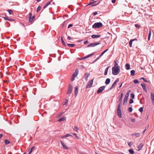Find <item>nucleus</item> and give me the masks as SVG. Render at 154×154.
<instances>
[{
    "label": "nucleus",
    "mask_w": 154,
    "mask_h": 154,
    "mask_svg": "<svg viewBox=\"0 0 154 154\" xmlns=\"http://www.w3.org/2000/svg\"><path fill=\"white\" fill-rule=\"evenodd\" d=\"M140 79H142L143 80L144 82H149V81H147V80L145 79L144 78V77H141L140 78Z\"/></svg>",
    "instance_id": "obj_41"
},
{
    "label": "nucleus",
    "mask_w": 154,
    "mask_h": 154,
    "mask_svg": "<svg viewBox=\"0 0 154 154\" xmlns=\"http://www.w3.org/2000/svg\"><path fill=\"white\" fill-rule=\"evenodd\" d=\"M35 15L33 16L32 17H31L29 18V22H31L35 19Z\"/></svg>",
    "instance_id": "obj_28"
},
{
    "label": "nucleus",
    "mask_w": 154,
    "mask_h": 154,
    "mask_svg": "<svg viewBox=\"0 0 154 154\" xmlns=\"http://www.w3.org/2000/svg\"><path fill=\"white\" fill-rule=\"evenodd\" d=\"M8 20H9V21H14V20L13 19L8 18Z\"/></svg>",
    "instance_id": "obj_62"
},
{
    "label": "nucleus",
    "mask_w": 154,
    "mask_h": 154,
    "mask_svg": "<svg viewBox=\"0 0 154 154\" xmlns=\"http://www.w3.org/2000/svg\"><path fill=\"white\" fill-rule=\"evenodd\" d=\"M101 36L100 35H99V34L97 35H91V37L93 38H99Z\"/></svg>",
    "instance_id": "obj_16"
},
{
    "label": "nucleus",
    "mask_w": 154,
    "mask_h": 154,
    "mask_svg": "<svg viewBox=\"0 0 154 154\" xmlns=\"http://www.w3.org/2000/svg\"><path fill=\"white\" fill-rule=\"evenodd\" d=\"M131 99H134V98L135 95L134 93H131Z\"/></svg>",
    "instance_id": "obj_46"
},
{
    "label": "nucleus",
    "mask_w": 154,
    "mask_h": 154,
    "mask_svg": "<svg viewBox=\"0 0 154 154\" xmlns=\"http://www.w3.org/2000/svg\"><path fill=\"white\" fill-rule=\"evenodd\" d=\"M100 57H99H99H97L93 62V63H94L95 62H96L98 60Z\"/></svg>",
    "instance_id": "obj_53"
},
{
    "label": "nucleus",
    "mask_w": 154,
    "mask_h": 154,
    "mask_svg": "<svg viewBox=\"0 0 154 154\" xmlns=\"http://www.w3.org/2000/svg\"><path fill=\"white\" fill-rule=\"evenodd\" d=\"M123 83L122 82L119 85V88H120L122 86V84Z\"/></svg>",
    "instance_id": "obj_59"
},
{
    "label": "nucleus",
    "mask_w": 154,
    "mask_h": 154,
    "mask_svg": "<svg viewBox=\"0 0 154 154\" xmlns=\"http://www.w3.org/2000/svg\"><path fill=\"white\" fill-rule=\"evenodd\" d=\"M66 118L65 117H62L59 119L58 120V121H63L64 120H65Z\"/></svg>",
    "instance_id": "obj_27"
},
{
    "label": "nucleus",
    "mask_w": 154,
    "mask_h": 154,
    "mask_svg": "<svg viewBox=\"0 0 154 154\" xmlns=\"http://www.w3.org/2000/svg\"><path fill=\"white\" fill-rule=\"evenodd\" d=\"M139 111L140 112H142L143 111V107H140L139 109Z\"/></svg>",
    "instance_id": "obj_49"
},
{
    "label": "nucleus",
    "mask_w": 154,
    "mask_h": 154,
    "mask_svg": "<svg viewBox=\"0 0 154 154\" xmlns=\"http://www.w3.org/2000/svg\"><path fill=\"white\" fill-rule=\"evenodd\" d=\"M90 75V73H86L85 74V79L86 81H87L88 80V78L89 77V76Z\"/></svg>",
    "instance_id": "obj_19"
},
{
    "label": "nucleus",
    "mask_w": 154,
    "mask_h": 154,
    "mask_svg": "<svg viewBox=\"0 0 154 154\" xmlns=\"http://www.w3.org/2000/svg\"><path fill=\"white\" fill-rule=\"evenodd\" d=\"M143 144L142 143H140L137 146L138 148V151L140 150L143 147Z\"/></svg>",
    "instance_id": "obj_10"
},
{
    "label": "nucleus",
    "mask_w": 154,
    "mask_h": 154,
    "mask_svg": "<svg viewBox=\"0 0 154 154\" xmlns=\"http://www.w3.org/2000/svg\"><path fill=\"white\" fill-rule=\"evenodd\" d=\"M51 1L48 2V3H46L45 5L43 7L44 9H45L46 7H47L49 4H50L51 3Z\"/></svg>",
    "instance_id": "obj_29"
},
{
    "label": "nucleus",
    "mask_w": 154,
    "mask_h": 154,
    "mask_svg": "<svg viewBox=\"0 0 154 154\" xmlns=\"http://www.w3.org/2000/svg\"><path fill=\"white\" fill-rule=\"evenodd\" d=\"M110 82V79L109 78H107L105 81V83L106 85H108L109 84Z\"/></svg>",
    "instance_id": "obj_21"
},
{
    "label": "nucleus",
    "mask_w": 154,
    "mask_h": 154,
    "mask_svg": "<svg viewBox=\"0 0 154 154\" xmlns=\"http://www.w3.org/2000/svg\"><path fill=\"white\" fill-rule=\"evenodd\" d=\"M128 110L129 112H131L132 111V108L131 107H129L128 108Z\"/></svg>",
    "instance_id": "obj_43"
},
{
    "label": "nucleus",
    "mask_w": 154,
    "mask_h": 154,
    "mask_svg": "<svg viewBox=\"0 0 154 154\" xmlns=\"http://www.w3.org/2000/svg\"><path fill=\"white\" fill-rule=\"evenodd\" d=\"M117 61L115 60L114 61V65L113 67H119L120 68V66L118 65V63H117Z\"/></svg>",
    "instance_id": "obj_24"
},
{
    "label": "nucleus",
    "mask_w": 154,
    "mask_h": 154,
    "mask_svg": "<svg viewBox=\"0 0 154 154\" xmlns=\"http://www.w3.org/2000/svg\"><path fill=\"white\" fill-rule=\"evenodd\" d=\"M88 40H87V41H85L84 43V44L85 45H86V44L88 43Z\"/></svg>",
    "instance_id": "obj_61"
},
{
    "label": "nucleus",
    "mask_w": 154,
    "mask_h": 154,
    "mask_svg": "<svg viewBox=\"0 0 154 154\" xmlns=\"http://www.w3.org/2000/svg\"><path fill=\"white\" fill-rule=\"evenodd\" d=\"M121 104L120 103H119L118 105L117 108V113L119 117L120 118H121L122 117V114L121 112Z\"/></svg>",
    "instance_id": "obj_3"
},
{
    "label": "nucleus",
    "mask_w": 154,
    "mask_h": 154,
    "mask_svg": "<svg viewBox=\"0 0 154 154\" xmlns=\"http://www.w3.org/2000/svg\"><path fill=\"white\" fill-rule=\"evenodd\" d=\"M78 87L77 86H76L75 88V92H74V95L75 97H76L77 95L78 94Z\"/></svg>",
    "instance_id": "obj_14"
},
{
    "label": "nucleus",
    "mask_w": 154,
    "mask_h": 154,
    "mask_svg": "<svg viewBox=\"0 0 154 154\" xmlns=\"http://www.w3.org/2000/svg\"><path fill=\"white\" fill-rule=\"evenodd\" d=\"M73 89V87L70 84L69 85V87L68 89V92L67 94H70L71 93Z\"/></svg>",
    "instance_id": "obj_7"
},
{
    "label": "nucleus",
    "mask_w": 154,
    "mask_h": 154,
    "mask_svg": "<svg viewBox=\"0 0 154 154\" xmlns=\"http://www.w3.org/2000/svg\"><path fill=\"white\" fill-rule=\"evenodd\" d=\"M105 86H103L100 87L97 90V94H100L105 89Z\"/></svg>",
    "instance_id": "obj_6"
},
{
    "label": "nucleus",
    "mask_w": 154,
    "mask_h": 154,
    "mask_svg": "<svg viewBox=\"0 0 154 154\" xmlns=\"http://www.w3.org/2000/svg\"><path fill=\"white\" fill-rule=\"evenodd\" d=\"M130 119H131V121L132 122H134L136 121V119L135 118L132 119L130 117Z\"/></svg>",
    "instance_id": "obj_42"
},
{
    "label": "nucleus",
    "mask_w": 154,
    "mask_h": 154,
    "mask_svg": "<svg viewBox=\"0 0 154 154\" xmlns=\"http://www.w3.org/2000/svg\"><path fill=\"white\" fill-rule=\"evenodd\" d=\"M5 144L7 145L10 143V142L8 140L5 139Z\"/></svg>",
    "instance_id": "obj_37"
},
{
    "label": "nucleus",
    "mask_w": 154,
    "mask_h": 154,
    "mask_svg": "<svg viewBox=\"0 0 154 154\" xmlns=\"http://www.w3.org/2000/svg\"><path fill=\"white\" fill-rule=\"evenodd\" d=\"M66 102L64 104V105L67 106L68 105V100H66Z\"/></svg>",
    "instance_id": "obj_56"
},
{
    "label": "nucleus",
    "mask_w": 154,
    "mask_h": 154,
    "mask_svg": "<svg viewBox=\"0 0 154 154\" xmlns=\"http://www.w3.org/2000/svg\"><path fill=\"white\" fill-rule=\"evenodd\" d=\"M67 45L69 47H73L75 45L74 44H67Z\"/></svg>",
    "instance_id": "obj_36"
},
{
    "label": "nucleus",
    "mask_w": 154,
    "mask_h": 154,
    "mask_svg": "<svg viewBox=\"0 0 154 154\" xmlns=\"http://www.w3.org/2000/svg\"><path fill=\"white\" fill-rule=\"evenodd\" d=\"M32 14L31 13H29V18L31 17H32Z\"/></svg>",
    "instance_id": "obj_57"
},
{
    "label": "nucleus",
    "mask_w": 154,
    "mask_h": 154,
    "mask_svg": "<svg viewBox=\"0 0 154 154\" xmlns=\"http://www.w3.org/2000/svg\"><path fill=\"white\" fill-rule=\"evenodd\" d=\"M35 148V146H32L31 149H29V152L28 154H31L32 151L33 149Z\"/></svg>",
    "instance_id": "obj_32"
},
{
    "label": "nucleus",
    "mask_w": 154,
    "mask_h": 154,
    "mask_svg": "<svg viewBox=\"0 0 154 154\" xmlns=\"http://www.w3.org/2000/svg\"><path fill=\"white\" fill-rule=\"evenodd\" d=\"M103 26V24L101 22L95 23L92 26L93 29H97Z\"/></svg>",
    "instance_id": "obj_2"
},
{
    "label": "nucleus",
    "mask_w": 154,
    "mask_h": 154,
    "mask_svg": "<svg viewBox=\"0 0 154 154\" xmlns=\"http://www.w3.org/2000/svg\"><path fill=\"white\" fill-rule=\"evenodd\" d=\"M148 128H149V125H148L147 126H146L145 127V129L143 132V134L146 132V130L148 129Z\"/></svg>",
    "instance_id": "obj_35"
},
{
    "label": "nucleus",
    "mask_w": 154,
    "mask_h": 154,
    "mask_svg": "<svg viewBox=\"0 0 154 154\" xmlns=\"http://www.w3.org/2000/svg\"><path fill=\"white\" fill-rule=\"evenodd\" d=\"M72 26H73V25L72 24H69V25L68 26V29L69 28H70L72 27Z\"/></svg>",
    "instance_id": "obj_55"
},
{
    "label": "nucleus",
    "mask_w": 154,
    "mask_h": 154,
    "mask_svg": "<svg viewBox=\"0 0 154 154\" xmlns=\"http://www.w3.org/2000/svg\"><path fill=\"white\" fill-rule=\"evenodd\" d=\"M131 75L132 76H134L135 74V71L134 70H132L131 71Z\"/></svg>",
    "instance_id": "obj_33"
},
{
    "label": "nucleus",
    "mask_w": 154,
    "mask_h": 154,
    "mask_svg": "<svg viewBox=\"0 0 154 154\" xmlns=\"http://www.w3.org/2000/svg\"><path fill=\"white\" fill-rule=\"evenodd\" d=\"M135 26L138 29H139L141 27V26L140 25L137 24H135Z\"/></svg>",
    "instance_id": "obj_39"
},
{
    "label": "nucleus",
    "mask_w": 154,
    "mask_h": 154,
    "mask_svg": "<svg viewBox=\"0 0 154 154\" xmlns=\"http://www.w3.org/2000/svg\"><path fill=\"white\" fill-rule=\"evenodd\" d=\"M97 14V12H96V11L94 12L93 13V15H95L96 14Z\"/></svg>",
    "instance_id": "obj_58"
},
{
    "label": "nucleus",
    "mask_w": 154,
    "mask_h": 154,
    "mask_svg": "<svg viewBox=\"0 0 154 154\" xmlns=\"http://www.w3.org/2000/svg\"><path fill=\"white\" fill-rule=\"evenodd\" d=\"M109 68V66H108L105 69L104 72V75H107Z\"/></svg>",
    "instance_id": "obj_26"
},
{
    "label": "nucleus",
    "mask_w": 154,
    "mask_h": 154,
    "mask_svg": "<svg viewBox=\"0 0 154 154\" xmlns=\"http://www.w3.org/2000/svg\"><path fill=\"white\" fill-rule=\"evenodd\" d=\"M128 151L131 154H134V150L132 149H130L128 150Z\"/></svg>",
    "instance_id": "obj_30"
},
{
    "label": "nucleus",
    "mask_w": 154,
    "mask_h": 154,
    "mask_svg": "<svg viewBox=\"0 0 154 154\" xmlns=\"http://www.w3.org/2000/svg\"><path fill=\"white\" fill-rule=\"evenodd\" d=\"M4 19H5L6 20H8V18L7 17H4Z\"/></svg>",
    "instance_id": "obj_60"
},
{
    "label": "nucleus",
    "mask_w": 154,
    "mask_h": 154,
    "mask_svg": "<svg viewBox=\"0 0 154 154\" xmlns=\"http://www.w3.org/2000/svg\"><path fill=\"white\" fill-rule=\"evenodd\" d=\"M62 43L63 45L64 46H66V45L64 42V41L63 40V39H61Z\"/></svg>",
    "instance_id": "obj_38"
},
{
    "label": "nucleus",
    "mask_w": 154,
    "mask_h": 154,
    "mask_svg": "<svg viewBox=\"0 0 154 154\" xmlns=\"http://www.w3.org/2000/svg\"><path fill=\"white\" fill-rule=\"evenodd\" d=\"M69 136L72 137V136L71 135L69 134H67L64 135V137H69Z\"/></svg>",
    "instance_id": "obj_52"
},
{
    "label": "nucleus",
    "mask_w": 154,
    "mask_h": 154,
    "mask_svg": "<svg viewBox=\"0 0 154 154\" xmlns=\"http://www.w3.org/2000/svg\"><path fill=\"white\" fill-rule=\"evenodd\" d=\"M108 50V49H106V50H104L103 51L101 54L100 55L99 57H101L103 54L106 52Z\"/></svg>",
    "instance_id": "obj_31"
},
{
    "label": "nucleus",
    "mask_w": 154,
    "mask_h": 154,
    "mask_svg": "<svg viewBox=\"0 0 154 154\" xmlns=\"http://www.w3.org/2000/svg\"><path fill=\"white\" fill-rule=\"evenodd\" d=\"M151 34V30H149V33L148 38H150Z\"/></svg>",
    "instance_id": "obj_40"
},
{
    "label": "nucleus",
    "mask_w": 154,
    "mask_h": 154,
    "mask_svg": "<svg viewBox=\"0 0 154 154\" xmlns=\"http://www.w3.org/2000/svg\"><path fill=\"white\" fill-rule=\"evenodd\" d=\"M131 90H128L126 94L125 95V97H127L128 98V97L129 96V94L130 92H131Z\"/></svg>",
    "instance_id": "obj_23"
},
{
    "label": "nucleus",
    "mask_w": 154,
    "mask_h": 154,
    "mask_svg": "<svg viewBox=\"0 0 154 154\" xmlns=\"http://www.w3.org/2000/svg\"><path fill=\"white\" fill-rule=\"evenodd\" d=\"M97 2L96 1H94L93 2H89V4H88L87 6L89 5H92V6H94L95 5H98L99 4V3H97L96 4H94V3H96Z\"/></svg>",
    "instance_id": "obj_11"
},
{
    "label": "nucleus",
    "mask_w": 154,
    "mask_h": 154,
    "mask_svg": "<svg viewBox=\"0 0 154 154\" xmlns=\"http://www.w3.org/2000/svg\"><path fill=\"white\" fill-rule=\"evenodd\" d=\"M141 85L142 87L143 88V90L146 92H147V90L146 88V85H145V84L142 83L141 84Z\"/></svg>",
    "instance_id": "obj_15"
},
{
    "label": "nucleus",
    "mask_w": 154,
    "mask_h": 154,
    "mask_svg": "<svg viewBox=\"0 0 154 154\" xmlns=\"http://www.w3.org/2000/svg\"><path fill=\"white\" fill-rule=\"evenodd\" d=\"M128 98L125 97L123 100V104L124 105H125L127 103V100L128 99Z\"/></svg>",
    "instance_id": "obj_22"
},
{
    "label": "nucleus",
    "mask_w": 154,
    "mask_h": 154,
    "mask_svg": "<svg viewBox=\"0 0 154 154\" xmlns=\"http://www.w3.org/2000/svg\"><path fill=\"white\" fill-rule=\"evenodd\" d=\"M8 12L10 14H11L13 13V12L12 11L11 9L8 10Z\"/></svg>",
    "instance_id": "obj_44"
},
{
    "label": "nucleus",
    "mask_w": 154,
    "mask_h": 154,
    "mask_svg": "<svg viewBox=\"0 0 154 154\" xmlns=\"http://www.w3.org/2000/svg\"><path fill=\"white\" fill-rule=\"evenodd\" d=\"M141 133H134L131 134L132 136H135L136 137H139L140 136Z\"/></svg>",
    "instance_id": "obj_13"
},
{
    "label": "nucleus",
    "mask_w": 154,
    "mask_h": 154,
    "mask_svg": "<svg viewBox=\"0 0 154 154\" xmlns=\"http://www.w3.org/2000/svg\"><path fill=\"white\" fill-rule=\"evenodd\" d=\"M120 72V68L119 67H113L112 68V73L113 75H117Z\"/></svg>",
    "instance_id": "obj_1"
},
{
    "label": "nucleus",
    "mask_w": 154,
    "mask_h": 154,
    "mask_svg": "<svg viewBox=\"0 0 154 154\" xmlns=\"http://www.w3.org/2000/svg\"><path fill=\"white\" fill-rule=\"evenodd\" d=\"M60 142L62 146H63V149L66 150H68L69 149V147H67L62 141L60 140Z\"/></svg>",
    "instance_id": "obj_8"
},
{
    "label": "nucleus",
    "mask_w": 154,
    "mask_h": 154,
    "mask_svg": "<svg viewBox=\"0 0 154 154\" xmlns=\"http://www.w3.org/2000/svg\"><path fill=\"white\" fill-rule=\"evenodd\" d=\"M129 102L130 104H131L134 102V100L132 99H130Z\"/></svg>",
    "instance_id": "obj_51"
},
{
    "label": "nucleus",
    "mask_w": 154,
    "mask_h": 154,
    "mask_svg": "<svg viewBox=\"0 0 154 154\" xmlns=\"http://www.w3.org/2000/svg\"><path fill=\"white\" fill-rule=\"evenodd\" d=\"M94 53H93L91 54H90L87 56H86L84 57V58H85V59H87L91 56H92L93 55H94Z\"/></svg>",
    "instance_id": "obj_20"
},
{
    "label": "nucleus",
    "mask_w": 154,
    "mask_h": 154,
    "mask_svg": "<svg viewBox=\"0 0 154 154\" xmlns=\"http://www.w3.org/2000/svg\"><path fill=\"white\" fill-rule=\"evenodd\" d=\"M101 44L100 42H95L90 43V44L87 46V47H94L97 45H99Z\"/></svg>",
    "instance_id": "obj_4"
},
{
    "label": "nucleus",
    "mask_w": 154,
    "mask_h": 154,
    "mask_svg": "<svg viewBox=\"0 0 154 154\" xmlns=\"http://www.w3.org/2000/svg\"><path fill=\"white\" fill-rule=\"evenodd\" d=\"M79 73V70L78 69H76L75 70V72L73 74V76L74 77H75L77 76Z\"/></svg>",
    "instance_id": "obj_17"
},
{
    "label": "nucleus",
    "mask_w": 154,
    "mask_h": 154,
    "mask_svg": "<svg viewBox=\"0 0 154 154\" xmlns=\"http://www.w3.org/2000/svg\"><path fill=\"white\" fill-rule=\"evenodd\" d=\"M119 81V78H118L114 82L116 84Z\"/></svg>",
    "instance_id": "obj_54"
},
{
    "label": "nucleus",
    "mask_w": 154,
    "mask_h": 154,
    "mask_svg": "<svg viewBox=\"0 0 154 154\" xmlns=\"http://www.w3.org/2000/svg\"><path fill=\"white\" fill-rule=\"evenodd\" d=\"M125 67L127 70H129L130 69V65L128 63H126L125 65Z\"/></svg>",
    "instance_id": "obj_25"
},
{
    "label": "nucleus",
    "mask_w": 154,
    "mask_h": 154,
    "mask_svg": "<svg viewBox=\"0 0 154 154\" xmlns=\"http://www.w3.org/2000/svg\"><path fill=\"white\" fill-rule=\"evenodd\" d=\"M41 9V7L40 6H39L37 9L36 11L38 12Z\"/></svg>",
    "instance_id": "obj_48"
},
{
    "label": "nucleus",
    "mask_w": 154,
    "mask_h": 154,
    "mask_svg": "<svg viewBox=\"0 0 154 154\" xmlns=\"http://www.w3.org/2000/svg\"><path fill=\"white\" fill-rule=\"evenodd\" d=\"M116 0H112V2L113 3H115L116 2Z\"/></svg>",
    "instance_id": "obj_63"
},
{
    "label": "nucleus",
    "mask_w": 154,
    "mask_h": 154,
    "mask_svg": "<svg viewBox=\"0 0 154 154\" xmlns=\"http://www.w3.org/2000/svg\"><path fill=\"white\" fill-rule=\"evenodd\" d=\"M75 137L77 139H79V137L77 135L75 136Z\"/></svg>",
    "instance_id": "obj_64"
},
{
    "label": "nucleus",
    "mask_w": 154,
    "mask_h": 154,
    "mask_svg": "<svg viewBox=\"0 0 154 154\" xmlns=\"http://www.w3.org/2000/svg\"><path fill=\"white\" fill-rule=\"evenodd\" d=\"M137 39H131L129 42V46L130 47H132V43L134 41H137Z\"/></svg>",
    "instance_id": "obj_18"
},
{
    "label": "nucleus",
    "mask_w": 154,
    "mask_h": 154,
    "mask_svg": "<svg viewBox=\"0 0 154 154\" xmlns=\"http://www.w3.org/2000/svg\"><path fill=\"white\" fill-rule=\"evenodd\" d=\"M133 143L132 142H130L129 143H128V145L131 147V146H132V145L133 144Z\"/></svg>",
    "instance_id": "obj_50"
},
{
    "label": "nucleus",
    "mask_w": 154,
    "mask_h": 154,
    "mask_svg": "<svg viewBox=\"0 0 154 154\" xmlns=\"http://www.w3.org/2000/svg\"><path fill=\"white\" fill-rule=\"evenodd\" d=\"M94 79H93L89 81L87 83V85L86 87V88H91L92 86L93 83Z\"/></svg>",
    "instance_id": "obj_5"
},
{
    "label": "nucleus",
    "mask_w": 154,
    "mask_h": 154,
    "mask_svg": "<svg viewBox=\"0 0 154 154\" xmlns=\"http://www.w3.org/2000/svg\"><path fill=\"white\" fill-rule=\"evenodd\" d=\"M73 130L76 131H77L78 130V128L77 126H75L73 128Z\"/></svg>",
    "instance_id": "obj_47"
},
{
    "label": "nucleus",
    "mask_w": 154,
    "mask_h": 154,
    "mask_svg": "<svg viewBox=\"0 0 154 154\" xmlns=\"http://www.w3.org/2000/svg\"><path fill=\"white\" fill-rule=\"evenodd\" d=\"M116 84L114 82L112 84V85L110 87V88L109 89V90H112L114 87V86Z\"/></svg>",
    "instance_id": "obj_34"
},
{
    "label": "nucleus",
    "mask_w": 154,
    "mask_h": 154,
    "mask_svg": "<svg viewBox=\"0 0 154 154\" xmlns=\"http://www.w3.org/2000/svg\"><path fill=\"white\" fill-rule=\"evenodd\" d=\"M134 82L135 84H137L139 83V81L137 79H134Z\"/></svg>",
    "instance_id": "obj_45"
},
{
    "label": "nucleus",
    "mask_w": 154,
    "mask_h": 154,
    "mask_svg": "<svg viewBox=\"0 0 154 154\" xmlns=\"http://www.w3.org/2000/svg\"><path fill=\"white\" fill-rule=\"evenodd\" d=\"M150 96L152 103L154 105V94L152 93H151Z\"/></svg>",
    "instance_id": "obj_9"
},
{
    "label": "nucleus",
    "mask_w": 154,
    "mask_h": 154,
    "mask_svg": "<svg viewBox=\"0 0 154 154\" xmlns=\"http://www.w3.org/2000/svg\"><path fill=\"white\" fill-rule=\"evenodd\" d=\"M123 96V94L122 93H121V94L120 97L119 98V103L120 104H121L122 103V98Z\"/></svg>",
    "instance_id": "obj_12"
}]
</instances>
